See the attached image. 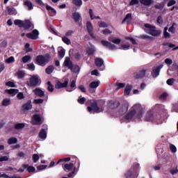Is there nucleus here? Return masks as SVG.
Instances as JSON below:
<instances>
[{"label":"nucleus","mask_w":178,"mask_h":178,"mask_svg":"<svg viewBox=\"0 0 178 178\" xmlns=\"http://www.w3.org/2000/svg\"><path fill=\"white\" fill-rule=\"evenodd\" d=\"M145 112V111H144L141 104H134L126 115L120 117V122L121 123H129V122H133L135 118L141 119Z\"/></svg>","instance_id":"nucleus-1"},{"label":"nucleus","mask_w":178,"mask_h":178,"mask_svg":"<svg viewBox=\"0 0 178 178\" xmlns=\"http://www.w3.org/2000/svg\"><path fill=\"white\" fill-rule=\"evenodd\" d=\"M88 102L90 105L88 106L90 113H101L105 108V103H103L102 106H98L96 100H89Z\"/></svg>","instance_id":"nucleus-2"},{"label":"nucleus","mask_w":178,"mask_h":178,"mask_svg":"<svg viewBox=\"0 0 178 178\" xmlns=\"http://www.w3.org/2000/svg\"><path fill=\"white\" fill-rule=\"evenodd\" d=\"M145 28L143 29L145 33H147L153 37H158V35H161V33H162L161 31L156 30L155 26L149 24H145Z\"/></svg>","instance_id":"nucleus-3"},{"label":"nucleus","mask_w":178,"mask_h":178,"mask_svg":"<svg viewBox=\"0 0 178 178\" xmlns=\"http://www.w3.org/2000/svg\"><path fill=\"white\" fill-rule=\"evenodd\" d=\"M145 122H155L157 124H161L163 123V118L161 115L154 116V113L152 111H148L145 117Z\"/></svg>","instance_id":"nucleus-4"},{"label":"nucleus","mask_w":178,"mask_h":178,"mask_svg":"<svg viewBox=\"0 0 178 178\" xmlns=\"http://www.w3.org/2000/svg\"><path fill=\"white\" fill-rule=\"evenodd\" d=\"M138 172H140V164H137L125 174L127 178H136L138 177Z\"/></svg>","instance_id":"nucleus-5"},{"label":"nucleus","mask_w":178,"mask_h":178,"mask_svg":"<svg viewBox=\"0 0 178 178\" xmlns=\"http://www.w3.org/2000/svg\"><path fill=\"white\" fill-rule=\"evenodd\" d=\"M26 84L29 87H35L38 86V84H41V79H40V76L38 75H33L29 81H27Z\"/></svg>","instance_id":"nucleus-6"},{"label":"nucleus","mask_w":178,"mask_h":178,"mask_svg":"<svg viewBox=\"0 0 178 178\" xmlns=\"http://www.w3.org/2000/svg\"><path fill=\"white\" fill-rule=\"evenodd\" d=\"M49 62V56L39 55L36 57V63L40 66H45Z\"/></svg>","instance_id":"nucleus-7"},{"label":"nucleus","mask_w":178,"mask_h":178,"mask_svg":"<svg viewBox=\"0 0 178 178\" xmlns=\"http://www.w3.org/2000/svg\"><path fill=\"white\" fill-rule=\"evenodd\" d=\"M44 123V119L41 115L38 114H35L32 117V124L35 126H40Z\"/></svg>","instance_id":"nucleus-8"},{"label":"nucleus","mask_w":178,"mask_h":178,"mask_svg":"<svg viewBox=\"0 0 178 178\" xmlns=\"http://www.w3.org/2000/svg\"><path fill=\"white\" fill-rule=\"evenodd\" d=\"M127 111H129V104L127 102H124L120 106L118 113L121 116H123V115H126V113H127Z\"/></svg>","instance_id":"nucleus-9"},{"label":"nucleus","mask_w":178,"mask_h":178,"mask_svg":"<svg viewBox=\"0 0 178 178\" xmlns=\"http://www.w3.org/2000/svg\"><path fill=\"white\" fill-rule=\"evenodd\" d=\"M26 35L27 38H30L31 40H37L40 35V32H38V30L35 29L31 33H27Z\"/></svg>","instance_id":"nucleus-10"},{"label":"nucleus","mask_w":178,"mask_h":178,"mask_svg":"<svg viewBox=\"0 0 178 178\" xmlns=\"http://www.w3.org/2000/svg\"><path fill=\"white\" fill-rule=\"evenodd\" d=\"M102 44L106 48H108L111 51H115L116 49V45L106 41V40H102Z\"/></svg>","instance_id":"nucleus-11"},{"label":"nucleus","mask_w":178,"mask_h":178,"mask_svg":"<svg viewBox=\"0 0 178 178\" xmlns=\"http://www.w3.org/2000/svg\"><path fill=\"white\" fill-rule=\"evenodd\" d=\"M86 29L92 38H95V35L94 34V28L92 27V24H91V22H88L86 23Z\"/></svg>","instance_id":"nucleus-12"},{"label":"nucleus","mask_w":178,"mask_h":178,"mask_svg":"<svg viewBox=\"0 0 178 178\" xmlns=\"http://www.w3.org/2000/svg\"><path fill=\"white\" fill-rule=\"evenodd\" d=\"M162 67H163V65H160L156 68L153 69V71L152 72V77H154V79H156V77L159 76V73H161V69H162Z\"/></svg>","instance_id":"nucleus-13"},{"label":"nucleus","mask_w":178,"mask_h":178,"mask_svg":"<svg viewBox=\"0 0 178 178\" xmlns=\"http://www.w3.org/2000/svg\"><path fill=\"white\" fill-rule=\"evenodd\" d=\"M69 84V79H66L64 83L57 82L55 87L57 90H60V88H66Z\"/></svg>","instance_id":"nucleus-14"},{"label":"nucleus","mask_w":178,"mask_h":178,"mask_svg":"<svg viewBox=\"0 0 178 178\" xmlns=\"http://www.w3.org/2000/svg\"><path fill=\"white\" fill-rule=\"evenodd\" d=\"M74 164L73 163H65L63 165V169L65 172H70L74 169Z\"/></svg>","instance_id":"nucleus-15"},{"label":"nucleus","mask_w":178,"mask_h":178,"mask_svg":"<svg viewBox=\"0 0 178 178\" xmlns=\"http://www.w3.org/2000/svg\"><path fill=\"white\" fill-rule=\"evenodd\" d=\"M132 19H133V16L131 13L127 14L124 19L122 22V24H124V23H126V24H130Z\"/></svg>","instance_id":"nucleus-16"},{"label":"nucleus","mask_w":178,"mask_h":178,"mask_svg":"<svg viewBox=\"0 0 178 178\" xmlns=\"http://www.w3.org/2000/svg\"><path fill=\"white\" fill-rule=\"evenodd\" d=\"M63 65L65 66V67H68V69L73 68V63L72 62L70 58L68 57L65 58Z\"/></svg>","instance_id":"nucleus-17"},{"label":"nucleus","mask_w":178,"mask_h":178,"mask_svg":"<svg viewBox=\"0 0 178 178\" xmlns=\"http://www.w3.org/2000/svg\"><path fill=\"white\" fill-rule=\"evenodd\" d=\"M72 19H74L76 23H79V22H81V15L79 13L75 12L72 14Z\"/></svg>","instance_id":"nucleus-18"},{"label":"nucleus","mask_w":178,"mask_h":178,"mask_svg":"<svg viewBox=\"0 0 178 178\" xmlns=\"http://www.w3.org/2000/svg\"><path fill=\"white\" fill-rule=\"evenodd\" d=\"M145 74H147V70H141L136 74V79H144Z\"/></svg>","instance_id":"nucleus-19"},{"label":"nucleus","mask_w":178,"mask_h":178,"mask_svg":"<svg viewBox=\"0 0 178 178\" xmlns=\"http://www.w3.org/2000/svg\"><path fill=\"white\" fill-rule=\"evenodd\" d=\"M33 108V105H31V100H29L28 102H26V104H24L22 106V111H30V109Z\"/></svg>","instance_id":"nucleus-20"},{"label":"nucleus","mask_w":178,"mask_h":178,"mask_svg":"<svg viewBox=\"0 0 178 178\" xmlns=\"http://www.w3.org/2000/svg\"><path fill=\"white\" fill-rule=\"evenodd\" d=\"M6 10H7L8 15H13L14 16H16V15H17V10H16V8H15L13 7L8 6L6 8Z\"/></svg>","instance_id":"nucleus-21"},{"label":"nucleus","mask_w":178,"mask_h":178,"mask_svg":"<svg viewBox=\"0 0 178 178\" xmlns=\"http://www.w3.org/2000/svg\"><path fill=\"white\" fill-rule=\"evenodd\" d=\"M95 63L97 67H102V66H104V60L101 58H96Z\"/></svg>","instance_id":"nucleus-22"},{"label":"nucleus","mask_w":178,"mask_h":178,"mask_svg":"<svg viewBox=\"0 0 178 178\" xmlns=\"http://www.w3.org/2000/svg\"><path fill=\"white\" fill-rule=\"evenodd\" d=\"M24 5L27 8L28 10H33V9H34L33 3L29 0L24 1Z\"/></svg>","instance_id":"nucleus-23"},{"label":"nucleus","mask_w":178,"mask_h":178,"mask_svg":"<svg viewBox=\"0 0 178 178\" xmlns=\"http://www.w3.org/2000/svg\"><path fill=\"white\" fill-rule=\"evenodd\" d=\"M75 88H76V80H73L70 83V87L67 88V91L68 92H72V91H74Z\"/></svg>","instance_id":"nucleus-24"},{"label":"nucleus","mask_w":178,"mask_h":178,"mask_svg":"<svg viewBox=\"0 0 178 178\" xmlns=\"http://www.w3.org/2000/svg\"><path fill=\"white\" fill-rule=\"evenodd\" d=\"M108 41H110L111 42H113V44H115L116 45H119V44L122 42V40H120V38H112V37L108 38Z\"/></svg>","instance_id":"nucleus-25"},{"label":"nucleus","mask_w":178,"mask_h":178,"mask_svg":"<svg viewBox=\"0 0 178 178\" xmlns=\"http://www.w3.org/2000/svg\"><path fill=\"white\" fill-rule=\"evenodd\" d=\"M33 92L35 94V95H37L38 97H44L45 92L40 89V88H35L34 90H33Z\"/></svg>","instance_id":"nucleus-26"},{"label":"nucleus","mask_w":178,"mask_h":178,"mask_svg":"<svg viewBox=\"0 0 178 178\" xmlns=\"http://www.w3.org/2000/svg\"><path fill=\"white\" fill-rule=\"evenodd\" d=\"M108 105L111 109H115V108L119 107V106L120 105V102H119L118 101L110 102Z\"/></svg>","instance_id":"nucleus-27"},{"label":"nucleus","mask_w":178,"mask_h":178,"mask_svg":"<svg viewBox=\"0 0 178 178\" xmlns=\"http://www.w3.org/2000/svg\"><path fill=\"white\" fill-rule=\"evenodd\" d=\"M33 25V24H31V22H30V20L29 19H26L25 21H24L23 22V25L22 27H24V29H31V26Z\"/></svg>","instance_id":"nucleus-28"},{"label":"nucleus","mask_w":178,"mask_h":178,"mask_svg":"<svg viewBox=\"0 0 178 178\" xmlns=\"http://www.w3.org/2000/svg\"><path fill=\"white\" fill-rule=\"evenodd\" d=\"M140 2L145 6H151L154 3V0H140Z\"/></svg>","instance_id":"nucleus-29"},{"label":"nucleus","mask_w":178,"mask_h":178,"mask_svg":"<svg viewBox=\"0 0 178 178\" xmlns=\"http://www.w3.org/2000/svg\"><path fill=\"white\" fill-rule=\"evenodd\" d=\"M39 137L41 140H46L47 139V131L42 129L39 133Z\"/></svg>","instance_id":"nucleus-30"},{"label":"nucleus","mask_w":178,"mask_h":178,"mask_svg":"<svg viewBox=\"0 0 178 178\" xmlns=\"http://www.w3.org/2000/svg\"><path fill=\"white\" fill-rule=\"evenodd\" d=\"M133 86L131 85H127L124 90V95H129L130 92H131V90Z\"/></svg>","instance_id":"nucleus-31"},{"label":"nucleus","mask_w":178,"mask_h":178,"mask_svg":"<svg viewBox=\"0 0 178 178\" xmlns=\"http://www.w3.org/2000/svg\"><path fill=\"white\" fill-rule=\"evenodd\" d=\"M99 86V81H92L89 85V87L90 88H91V90H95Z\"/></svg>","instance_id":"nucleus-32"},{"label":"nucleus","mask_w":178,"mask_h":178,"mask_svg":"<svg viewBox=\"0 0 178 178\" xmlns=\"http://www.w3.org/2000/svg\"><path fill=\"white\" fill-rule=\"evenodd\" d=\"M23 167L25 169H27L28 172H29V173H31L33 172H35V168L33 167V166H29V164H24Z\"/></svg>","instance_id":"nucleus-33"},{"label":"nucleus","mask_w":178,"mask_h":178,"mask_svg":"<svg viewBox=\"0 0 178 178\" xmlns=\"http://www.w3.org/2000/svg\"><path fill=\"white\" fill-rule=\"evenodd\" d=\"M10 104H11V102H10V99L9 98H6L3 99V101L1 102L2 106H9Z\"/></svg>","instance_id":"nucleus-34"},{"label":"nucleus","mask_w":178,"mask_h":178,"mask_svg":"<svg viewBox=\"0 0 178 178\" xmlns=\"http://www.w3.org/2000/svg\"><path fill=\"white\" fill-rule=\"evenodd\" d=\"M91 48L88 49L87 54L88 55H93L94 52H95V47L92 45V44L89 43Z\"/></svg>","instance_id":"nucleus-35"},{"label":"nucleus","mask_w":178,"mask_h":178,"mask_svg":"<svg viewBox=\"0 0 178 178\" xmlns=\"http://www.w3.org/2000/svg\"><path fill=\"white\" fill-rule=\"evenodd\" d=\"M154 8L156 9H159V10H162V9L165 8V2H161L155 4Z\"/></svg>","instance_id":"nucleus-36"},{"label":"nucleus","mask_w":178,"mask_h":178,"mask_svg":"<svg viewBox=\"0 0 178 178\" xmlns=\"http://www.w3.org/2000/svg\"><path fill=\"white\" fill-rule=\"evenodd\" d=\"M26 127V124L24 123H18L15 125V129L16 130H23Z\"/></svg>","instance_id":"nucleus-37"},{"label":"nucleus","mask_w":178,"mask_h":178,"mask_svg":"<svg viewBox=\"0 0 178 178\" xmlns=\"http://www.w3.org/2000/svg\"><path fill=\"white\" fill-rule=\"evenodd\" d=\"M15 76H17V77L19 79H23V77L26 76V72L23 70H19L16 73Z\"/></svg>","instance_id":"nucleus-38"},{"label":"nucleus","mask_w":178,"mask_h":178,"mask_svg":"<svg viewBox=\"0 0 178 178\" xmlns=\"http://www.w3.org/2000/svg\"><path fill=\"white\" fill-rule=\"evenodd\" d=\"M24 21L22 20V19H15L14 21V24L15 26H19V27H23V23Z\"/></svg>","instance_id":"nucleus-39"},{"label":"nucleus","mask_w":178,"mask_h":178,"mask_svg":"<svg viewBox=\"0 0 178 178\" xmlns=\"http://www.w3.org/2000/svg\"><path fill=\"white\" fill-rule=\"evenodd\" d=\"M30 60H31V56H24L22 58V62L24 63H27V62H30Z\"/></svg>","instance_id":"nucleus-40"},{"label":"nucleus","mask_w":178,"mask_h":178,"mask_svg":"<svg viewBox=\"0 0 178 178\" xmlns=\"http://www.w3.org/2000/svg\"><path fill=\"white\" fill-rule=\"evenodd\" d=\"M65 54H66V50L63 48H60L58 49V55L60 58H65Z\"/></svg>","instance_id":"nucleus-41"},{"label":"nucleus","mask_w":178,"mask_h":178,"mask_svg":"<svg viewBox=\"0 0 178 178\" xmlns=\"http://www.w3.org/2000/svg\"><path fill=\"white\" fill-rule=\"evenodd\" d=\"M62 40L65 44L67 45H70L72 44V41H70V39H69L67 37L64 36L62 38Z\"/></svg>","instance_id":"nucleus-42"},{"label":"nucleus","mask_w":178,"mask_h":178,"mask_svg":"<svg viewBox=\"0 0 178 178\" xmlns=\"http://www.w3.org/2000/svg\"><path fill=\"white\" fill-rule=\"evenodd\" d=\"M138 38H140L141 40H154V38L148 35H141Z\"/></svg>","instance_id":"nucleus-43"},{"label":"nucleus","mask_w":178,"mask_h":178,"mask_svg":"<svg viewBox=\"0 0 178 178\" xmlns=\"http://www.w3.org/2000/svg\"><path fill=\"white\" fill-rule=\"evenodd\" d=\"M10 158V156H9V154H7L6 156H3L0 157V162H6L9 161Z\"/></svg>","instance_id":"nucleus-44"},{"label":"nucleus","mask_w":178,"mask_h":178,"mask_svg":"<svg viewBox=\"0 0 178 178\" xmlns=\"http://www.w3.org/2000/svg\"><path fill=\"white\" fill-rule=\"evenodd\" d=\"M17 143V138H10L8 139V143L10 145H12V144H16Z\"/></svg>","instance_id":"nucleus-45"},{"label":"nucleus","mask_w":178,"mask_h":178,"mask_svg":"<svg viewBox=\"0 0 178 178\" xmlns=\"http://www.w3.org/2000/svg\"><path fill=\"white\" fill-rule=\"evenodd\" d=\"M74 73H79L80 72V67L79 65H72V68H70Z\"/></svg>","instance_id":"nucleus-46"},{"label":"nucleus","mask_w":178,"mask_h":178,"mask_svg":"<svg viewBox=\"0 0 178 178\" xmlns=\"http://www.w3.org/2000/svg\"><path fill=\"white\" fill-rule=\"evenodd\" d=\"M46 9H47V10H51V13H53V15H56V10L54 9V8H52L51 6L47 5Z\"/></svg>","instance_id":"nucleus-47"},{"label":"nucleus","mask_w":178,"mask_h":178,"mask_svg":"<svg viewBox=\"0 0 178 178\" xmlns=\"http://www.w3.org/2000/svg\"><path fill=\"white\" fill-rule=\"evenodd\" d=\"M54 65H50L49 66L47 69H46V73L47 74H51L52 73V72H54Z\"/></svg>","instance_id":"nucleus-48"},{"label":"nucleus","mask_w":178,"mask_h":178,"mask_svg":"<svg viewBox=\"0 0 178 178\" xmlns=\"http://www.w3.org/2000/svg\"><path fill=\"white\" fill-rule=\"evenodd\" d=\"M71 158L70 157H67V158H64V159H60L56 165H59V163H60V162H69L70 161Z\"/></svg>","instance_id":"nucleus-49"},{"label":"nucleus","mask_w":178,"mask_h":178,"mask_svg":"<svg viewBox=\"0 0 178 178\" xmlns=\"http://www.w3.org/2000/svg\"><path fill=\"white\" fill-rule=\"evenodd\" d=\"M33 161L34 163H37V162H38V161H40V156L38 154H34L33 155Z\"/></svg>","instance_id":"nucleus-50"},{"label":"nucleus","mask_w":178,"mask_h":178,"mask_svg":"<svg viewBox=\"0 0 178 178\" xmlns=\"http://www.w3.org/2000/svg\"><path fill=\"white\" fill-rule=\"evenodd\" d=\"M73 4L76 6H81L83 5V1L81 0H73Z\"/></svg>","instance_id":"nucleus-51"},{"label":"nucleus","mask_w":178,"mask_h":178,"mask_svg":"<svg viewBox=\"0 0 178 178\" xmlns=\"http://www.w3.org/2000/svg\"><path fill=\"white\" fill-rule=\"evenodd\" d=\"M47 90L48 91H49L50 92H54V86H52V84L51 83V81H48L47 82Z\"/></svg>","instance_id":"nucleus-52"},{"label":"nucleus","mask_w":178,"mask_h":178,"mask_svg":"<svg viewBox=\"0 0 178 178\" xmlns=\"http://www.w3.org/2000/svg\"><path fill=\"white\" fill-rule=\"evenodd\" d=\"M168 93L167 92H163V94L161 95L160 96V99L161 101H165L166 98H168Z\"/></svg>","instance_id":"nucleus-53"},{"label":"nucleus","mask_w":178,"mask_h":178,"mask_svg":"<svg viewBox=\"0 0 178 178\" xmlns=\"http://www.w3.org/2000/svg\"><path fill=\"white\" fill-rule=\"evenodd\" d=\"M117 86V90H120V88H124V87H126V83H118L116 84Z\"/></svg>","instance_id":"nucleus-54"},{"label":"nucleus","mask_w":178,"mask_h":178,"mask_svg":"<svg viewBox=\"0 0 178 178\" xmlns=\"http://www.w3.org/2000/svg\"><path fill=\"white\" fill-rule=\"evenodd\" d=\"M78 102H79V104H81V105H83V104H84V102H86V97H79L78 98Z\"/></svg>","instance_id":"nucleus-55"},{"label":"nucleus","mask_w":178,"mask_h":178,"mask_svg":"<svg viewBox=\"0 0 178 178\" xmlns=\"http://www.w3.org/2000/svg\"><path fill=\"white\" fill-rule=\"evenodd\" d=\"M166 83L168 86H173V83H175V79H169L167 80Z\"/></svg>","instance_id":"nucleus-56"},{"label":"nucleus","mask_w":178,"mask_h":178,"mask_svg":"<svg viewBox=\"0 0 178 178\" xmlns=\"http://www.w3.org/2000/svg\"><path fill=\"white\" fill-rule=\"evenodd\" d=\"M28 66V69H29V70H35V65H34V63H30L27 65Z\"/></svg>","instance_id":"nucleus-57"},{"label":"nucleus","mask_w":178,"mask_h":178,"mask_svg":"<svg viewBox=\"0 0 178 178\" xmlns=\"http://www.w3.org/2000/svg\"><path fill=\"white\" fill-rule=\"evenodd\" d=\"M15 62V57L10 56L6 59V63H13Z\"/></svg>","instance_id":"nucleus-58"},{"label":"nucleus","mask_w":178,"mask_h":178,"mask_svg":"<svg viewBox=\"0 0 178 178\" xmlns=\"http://www.w3.org/2000/svg\"><path fill=\"white\" fill-rule=\"evenodd\" d=\"M8 94H13V95H15V94H17V89H10L8 90Z\"/></svg>","instance_id":"nucleus-59"},{"label":"nucleus","mask_w":178,"mask_h":178,"mask_svg":"<svg viewBox=\"0 0 178 178\" xmlns=\"http://www.w3.org/2000/svg\"><path fill=\"white\" fill-rule=\"evenodd\" d=\"M89 14L90 16V19L92 20H94V19H95V15H94V11H92V9H89Z\"/></svg>","instance_id":"nucleus-60"},{"label":"nucleus","mask_w":178,"mask_h":178,"mask_svg":"<svg viewBox=\"0 0 178 178\" xmlns=\"http://www.w3.org/2000/svg\"><path fill=\"white\" fill-rule=\"evenodd\" d=\"M99 27L105 29V28L108 27V24H106V23H105V22H100L99 24Z\"/></svg>","instance_id":"nucleus-61"},{"label":"nucleus","mask_w":178,"mask_h":178,"mask_svg":"<svg viewBox=\"0 0 178 178\" xmlns=\"http://www.w3.org/2000/svg\"><path fill=\"white\" fill-rule=\"evenodd\" d=\"M17 156H19V158H26V154L23 152H18Z\"/></svg>","instance_id":"nucleus-62"},{"label":"nucleus","mask_w":178,"mask_h":178,"mask_svg":"<svg viewBox=\"0 0 178 178\" xmlns=\"http://www.w3.org/2000/svg\"><path fill=\"white\" fill-rule=\"evenodd\" d=\"M170 173H171V175H177V173H178V169L172 168L170 170Z\"/></svg>","instance_id":"nucleus-63"},{"label":"nucleus","mask_w":178,"mask_h":178,"mask_svg":"<svg viewBox=\"0 0 178 178\" xmlns=\"http://www.w3.org/2000/svg\"><path fill=\"white\" fill-rule=\"evenodd\" d=\"M25 49H26V52H31V49H30V44L26 43L25 44Z\"/></svg>","instance_id":"nucleus-64"}]
</instances>
